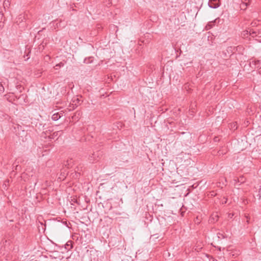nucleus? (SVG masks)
Masks as SVG:
<instances>
[{
    "instance_id": "1",
    "label": "nucleus",
    "mask_w": 261,
    "mask_h": 261,
    "mask_svg": "<svg viewBox=\"0 0 261 261\" xmlns=\"http://www.w3.org/2000/svg\"><path fill=\"white\" fill-rule=\"evenodd\" d=\"M102 156V152L98 150L93 152L91 155H90L88 160L90 163H93L98 161Z\"/></svg>"
},
{
    "instance_id": "2",
    "label": "nucleus",
    "mask_w": 261,
    "mask_h": 261,
    "mask_svg": "<svg viewBox=\"0 0 261 261\" xmlns=\"http://www.w3.org/2000/svg\"><path fill=\"white\" fill-rule=\"evenodd\" d=\"M83 100L81 98L77 97H74L72 99V103H70V107H72V109H74L75 108H76L79 105H80ZM71 109V108L70 109Z\"/></svg>"
},
{
    "instance_id": "3",
    "label": "nucleus",
    "mask_w": 261,
    "mask_h": 261,
    "mask_svg": "<svg viewBox=\"0 0 261 261\" xmlns=\"http://www.w3.org/2000/svg\"><path fill=\"white\" fill-rule=\"evenodd\" d=\"M220 0H209L208 6L213 9L218 8L220 6Z\"/></svg>"
},
{
    "instance_id": "4",
    "label": "nucleus",
    "mask_w": 261,
    "mask_h": 261,
    "mask_svg": "<svg viewBox=\"0 0 261 261\" xmlns=\"http://www.w3.org/2000/svg\"><path fill=\"white\" fill-rule=\"evenodd\" d=\"M249 34L252 37H255L261 34V33L256 29H250L249 31H246V34Z\"/></svg>"
},
{
    "instance_id": "5",
    "label": "nucleus",
    "mask_w": 261,
    "mask_h": 261,
    "mask_svg": "<svg viewBox=\"0 0 261 261\" xmlns=\"http://www.w3.org/2000/svg\"><path fill=\"white\" fill-rule=\"evenodd\" d=\"M249 5V0H242V3L240 4V8L242 10H245Z\"/></svg>"
},
{
    "instance_id": "6",
    "label": "nucleus",
    "mask_w": 261,
    "mask_h": 261,
    "mask_svg": "<svg viewBox=\"0 0 261 261\" xmlns=\"http://www.w3.org/2000/svg\"><path fill=\"white\" fill-rule=\"evenodd\" d=\"M217 19H216L215 20H214V21H210L209 22L207 25L205 26V29L206 30H210L211 29H212L216 24V22H217Z\"/></svg>"
},
{
    "instance_id": "7",
    "label": "nucleus",
    "mask_w": 261,
    "mask_h": 261,
    "mask_svg": "<svg viewBox=\"0 0 261 261\" xmlns=\"http://www.w3.org/2000/svg\"><path fill=\"white\" fill-rule=\"evenodd\" d=\"M62 134V131H57L54 132L50 136V139H54L55 137L60 136Z\"/></svg>"
},
{
    "instance_id": "8",
    "label": "nucleus",
    "mask_w": 261,
    "mask_h": 261,
    "mask_svg": "<svg viewBox=\"0 0 261 261\" xmlns=\"http://www.w3.org/2000/svg\"><path fill=\"white\" fill-rule=\"evenodd\" d=\"M218 220V216L217 214H215L212 215L210 221L212 223H215V222L217 221Z\"/></svg>"
},
{
    "instance_id": "9",
    "label": "nucleus",
    "mask_w": 261,
    "mask_h": 261,
    "mask_svg": "<svg viewBox=\"0 0 261 261\" xmlns=\"http://www.w3.org/2000/svg\"><path fill=\"white\" fill-rule=\"evenodd\" d=\"M72 159H70L69 160H67L65 163H64V166L67 168H69L70 167H72Z\"/></svg>"
},
{
    "instance_id": "10",
    "label": "nucleus",
    "mask_w": 261,
    "mask_h": 261,
    "mask_svg": "<svg viewBox=\"0 0 261 261\" xmlns=\"http://www.w3.org/2000/svg\"><path fill=\"white\" fill-rule=\"evenodd\" d=\"M11 0H5L4 2V3H3V6H4V8L5 9H6V8H9L10 6V4H11Z\"/></svg>"
},
{
    "instance_id": "11",
    "label": "nucleus",
    "mask_w": 261,
    "mask_h": 261,
    "mask_svg": "<svg viewBox=\"0 0 261 261\" xmlns=\"http://www.w3.org/2000/svg\"><path fill=\"white\" fill-rule=\"evenodd\" d=\"M60 117H61L60 115L58 113H57L54 114L52 115L51 119L54 121H56V120H58L59 118H60Z\"/></svg>"
},
{
    "instance_id": "12",
    "label": "nucleus",
    "mask_w": 261,
    "mask_h": 261,
    "mask_svg": "<svg viewBox=\"0 0 261 261\" xmlns=\"http://www.w3.org/2000/svg\"><path fill=\"white\" fill-rule=\"evenodd\" d=\"M72 242L71 241H68L65 244V248L67 250H70L72 248Z\"/></svg>"
},
{
    "instance_id": "13",
    "label": "nucleus",
    "mask_w": 261,
    "mask_h": 261,
    "mask_svg": "<svg viewBox=\"0 0 261 261\" xmlns=\"http://www.w3.org/2000/svg\"><path fill=\"white\" fill-rule=\"evenodd\" d=\"M93 57H89L88 58H85L84 59V62L86 64H89V63H91L93 61Z\"/></svg>"
},
{
    "instance_id": "14",
    "label": "nucleus",
    "mask_w": 261,
    "mask_h": 261,
    "mask_svg": "<svg viewBox=\"0 0 261 261\" xmlns=\"http://www.w3.org/2000/svg\"><path fill=\"white\" fill-rule=\"evenodd\" d=\"M238 182H240L241 184H243L245 182L246 180V178L244 176H241L239 177V178L238 179Z\"/></svg>"
},
{
    "instance_id": "15",
    "label": "nucleus",
    "mask_w": 261,
    "mask_h": 261,
    "mask_svg": "<svg viewBox=\"0 0 261 261\" xmlns=\"http://www.w3.org/2000/svg\"><path fill=\"white\" fill-rule=\"evenodd\" d=\"M217 237L220 239H223L225 238L224 234L221 232H218L217 233Z\"/></svg>"
},
{
    "instance_id": "16",
    "label": "nucleus",
    "mask_w": 261,
    "mask_h": 261,
    "mask_svg": "<svg viewBox=\"0 0 261 261\" xmlns=\"http://www.w3.org/2000/svg\"><path fill=\"white\" fill-rule=\"evenodd\" d=\"M5 90L4 87L2 83L0 82V93H3Z\"/></svg>"
},
{
    "instance_id": "17",
    "label": "nucleus",
    "mask_w": 261,
    "mask_h": 261,
    "mask_svg": "<svg viewBox=\"0 0 261 261\" xmlns=\"http://www.w3.org/2000/svg\"><path fill=\"white\" fill-rule=\"evenodd\" d=\"M64 66V64L62 63V62H60V63L59 64H57L56 65V67H62Z\"/></svg>"
},
{
    "instance_id": "18",
    "label": "nucleus",
    "mask_w": 261,
    "mask_h": 261,
    "mask_svg": "<svg viewBox=\"0 0 261 261\" xmlns=\"http://www.w3.org/2000/svg\"><path fill=\"white\" fill-rule=\"evenodd\" d=\"M26 97V95H24V94H21L20 96H19V98H22V99H24Z\"/></svg>"
},
{
    "instance_id": "19",
    "label": "nucleus",
    "mask_w": 261,
    "mask_h": 261,
    "mask_svg": "<svg viewBox=\"0 0 261 261\" xmlns=\"http://www.w3.org/2000/svg\"><path fill=\"white\" fill-rule=\"evenodd\" d=\"M231 127L232 128H234V129H237V126L236 127V124L234 123H232L231 124Z\"/></svg>"
},
{
    "instance_id": "20",
    "label": "nucleus",
    "mask_w": 261,
    "mask_h": 261,
    "mask_svg": "<svg viewBox=\"0 0 261 261\" xmlns=\"http://www.w3.org/2000/svg\"><path fill=\"white\" fill-rule=\"evenodd\" d=\"M217 140H218V137H215V138H214V141H217Z\"/></svg>"
},
{
    "instance_id": "21",
    "label": "nucleus",
    "mask_w": 261,
    "mask_h": 261,
    "mask_svg": "<svg viewBox=\"0 0 261 261\" xmlns=\"http://www.w3.org/2000/svg\"><path fill=\"white\" fill-rule=\"evenodd\" d=\"M246 218H247V222L248 223V222H249L248 217L247 216V217H246Z\"/></svg>"
},
{
    "instance_id": "22",
    "label": "nucleus",
    "mask_w": 261,
    "mask_h": 261,
    "mask_svg": "<svg viewBox=\"0 0 261 261\" xmlns=\"http://www.w3.org/2000/svg\"><path fill=\"white\" fill-rule=\"evenodd\" d=\"M77 113V112L76 113L75 115H74V116H76V115Z\"/></svg>"
}]
</instances>
